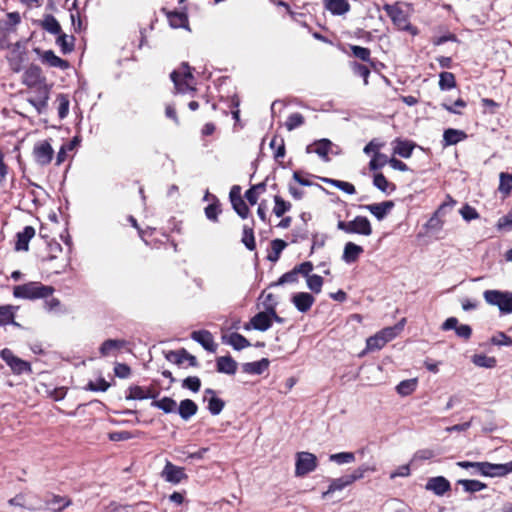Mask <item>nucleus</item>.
Listing matches in <instances>:
<instances>
[{"label":"nucleus","instance_id":"obj_1","mask_svg":"<svg viewBox=\"0 0 512 512\" xmlns=\"http://www.w3.org/2000/svg\"><path fill=\"white\" fill-rule=\"evenodd\" d=\"M407 7L408 5L406 3L397 1L392 4L385 3L382 6V9L390 18L396 29L409 32L412 35H416L418 30L410 22V17L406 9Z\"/></svg>","mask_w":512,"mask_h":512},{"label":"nucleus","instance_id":"obj_2","mask_svg":"<svg viewBox=\"0 0 512 512\" xmlns=\"http://www.w3.org/2000/svg\"><path fill=\"white\" fill-rule=\"evenodd\" d=\"M53 286L44 285L38 281H31L13 288V296L20 299L36 300L52 296Z\"/></svg>","mask_w":512,"mask_h":512},{"label":"nucleus","instance_id":"obj_3","mask_svg":"<svg viewBox=\"0 0 512 512\" xmlns=\"http://www.w3.org/2000/svg\"><path fill=\"white\" fill-rule=\"evenodd\" d=\"M457 465L463 469L475 468L478 473L487 477H503L512 472V461L504 464L459 461Z\"/></svg>","mask_w":512,"mask_h":512},{"label":"nucleus","instance_id":"obj_4","mask_svg":"<svg viewBox=\"0 0 512 512\" xmlns=\"http://www.w3.org/2000/svg\"><path fill=\"white\" fill-rule=\"evenodd\" d=\"M192 70L193 69L187 62H183L178 70H174L170 74V78L174 83V88L177 93L185 94L190 91H195Z\"/></svg>","mask_w":512,"mask_h":512},{"label":"nucleus","instance_id":"obj_5","mask_svg":"<svg viewBox=\"0 0 512 512\" xmlns=\"http://www.w3.org/2000/svg\"><path fill=\"white\" fill-rule=\"evenodd\" d=\"M337 228L347 234L370 236L373 233L370 220L366 216H356L351 221L339 220Z\"/></svg>","mask_w":512,"mask_h":512},{"label":"nucleus","instance_id":"obj_6","mask_svg":"<svg viewBox=\"0 0 512 512\" xmlns=\"http://www.w3.org/2000/svg\"><path fill=\"white\" fill-rule=\"evenodd\" d=\"M485 301L492 306H497L501 313H512V293L500 290H486L483 293Z\"/></svg>","mask_w":512,"mask_h":512},{"label":"nucleus","instance_id":"obj_7","mask_svg":"<svg viewBox=\"0 0 512 512\" xmlns=\"http://www.w3.org/2000/svg\"><path fill=\"white\" fill-rule=\"evenodd\" d=\"M0 357L15 375L31 374L33 372L31 363L16 356L9 348L2 349Z\"/></svg>","mask_w":512,"mask_h":512},{"label":"nucleus","instance_id":"obj_8","mask_svg":"<svg viewBox=\"0 0 512 512\" xmlns=\"http://www.w3.org/2000/svg\"><path fill=\"white\" fill-rule=\"evenodd\" d=\"M35 162L40 166L49 165L54 156V150L50 140H42L35 143L32 151Z\"/></svg>","mask_w":512,"mask_h":512},{"label":"nucleus","instance_id":"obj_9","mask_svg":"<svg viewBox=\"0 0 512 512\" xmlns=\"http://www.w3.org/2000/svg\"><path fill=\"white\" fill-rule=\"evenodd\" d=\"M32 90L33 91L30 92L32 95L27 98V101L35 107L40 114L47 108L50 89L47 84H44L36 86L32 88Z\"/></svg>","mask_w":512,"mask_h":512},{"label":"nucleus","instance_id":"obj_10","mask_svg":"<svg viewBox=\"0 0 512 512\" xmlns=\"http://www.w3.org/2000/svg\"><path fill=\"white\" fill-rule=\"evenodd\" d=\"M45 508L51 512H63L72 505V498L67 495H58L53 492H47L44 496Z\"/></svg>","mask_w":512,"mask_h":512},{"label":"nucleus","instance_id":"obj_11","mask_svg":"<svg viewBox=\"0 0 512 512\" xmlns=\"http://www.w3.org/2000/svg\"><path fill=\"white\" fill-rule=\"evenodd\" d=\"M313 263L310 261H305L299 265H296L292 270L284 273L273 285H283L286 283H296L298 282V275L308 276V274L313 270Z\"/></svg>","mask_w":512,"mask_h":512},{"label":"nucleus","instance_id":"obj_12","mask_svg":"<svg viewBox=\"0 0 512 512\" xmlns=\"http://www.w3.org/2000/svg\"><path fill=\"white\" fill-rule=\"evenodd\" d=\"M317 467V458L309 452H299L296 459L295 473L297 476H305Z\"/></svg>","mask_w":512,"mask_h":512},{"label":"nucleus","instance_id":"obj_13","mask_svg":"<svg viewBox=\"0 0 512 512\" xmlns=\"http://www.w3.org/2000/svg\"><path fill=\"white\" fill-rule=\"evenodd\" d=\"M229 199L238 216L242 219L248 218L250 209L241 195V187L239 185L232 186L229 193Z\"/></svg>","mask_w":512,"mask_h":512},{"label":"nucleus","instance_id":"obj_14","mask_svg":"<svg viewBox=\"0 0 512 512\" xmlns=\"http://www.w3.org/2000/svg\"><path fill=\"white\" fill-rule=\"evenodd\" d=\"M183 11H171L167 8H161V12L167 17L169 25L173 29H189V19L186 13L187 7H182Z\"/></svg>","mask_w":512,"mask_h":512},{"label":"nucleus","instance_id":"obj_15","mask_svg":"<svg viewBox=\"0 0 512 512\" xmlns=\"http://www.w3.org/2000/svg\"><path fill=\"white\" fill-rule=\"evenodd\" d=\"M22 83L32 89L46 84V78L42 75V69L38 65H30L22 75Z\"/></svg>","mask_w":512,"mask_h":512},{"label":"nucleus","instance_id":"obj_16","mask_svg":"<svg viewBox=\"0 0 512 512\" xmlns=\"http://www.w3.org/2000/svg\"><path fill=\"white\" fill-rule=\"evenodd\" d=\"M190 337L198 342L208 352H216L217 344L214 341L212 333L208 330L193 331Z\"/></svg>","mask_w":512,"mask_h":512},{"label":"nucleus","instance_id":"obj_17","mask_svg":"<svg viewBox=\"0 0 512 512\" xmlns=\"http://www.w3.org/2000/svg\"><path fill=\"white\" fill-rule=\"evenodd\" d=\"M350 54L354 58L362 61L363 63L369 64L373 70L377 69V60L371 56V50L367 47L359 45H349Z\"/></svg>","mask_w":512,"mask_h":512},{"label":"nucleus","instance_id":"obj_18","mask_svg":"<svg viewBox=\"0 0 512 512\" xmlns=\"http://www.w3.org/2000/svg\"><path fill=\"white\" fill-rule=\"evenodd\" d=\"M426 490L432 491L437 496H443L451 490L450 482L443 476L431 477L428 479Z\"/></svg>","mask_w":512,"mask_h":512},{"label":"nucleus","instance_id":"obj_19","mask_svg":"<svg viewBox=\"0 0 512 512\" xmlns=\"http://www.w3.org/2000/svg\"><path fill=\"white\" fill-rule=\"evenodd\" d=\"M36 231L32 226H25L22 231L16 234L15 250L28 251L29 241L35 236Z\"/></svg>","mask_w":512,"mask_h":512},{"label":"nucleus","instance_id":"obj_20","mask_svg":"<svg viewBox=\"0 0 512 512\" xmlns=\"http://www.w3.org/2000/svg\"><path fill=\"white\" fill-rule=\"evenodd\" d=\"M291 300L297 310L302 313L309 311L315 302V298L307 292H298L292 296Z\"/></svg>","mask_w":512,"mask_h":512},{"label":"nucleus","instance_id":"obj_21","mask_svg":"<svg viewBox=\"0 0 512 512\" xmlns=\"http://www.w3.org/2000/svg\"><path fill=\"white\" fill-rule=\"evenodd\" d=\"M361 207L368 210L378 220H382L386 217V215L394 207V202L389 200V201H384L381 203L368 204V205H364Z\"/></svg>","mask_w":512,"mask_h":512},{"label":"nucleus","instance_id":"obj_22","mask_svg":"<svg viewBox=\"0 0 512 512\" xmlns=\"http://www.w3.org/2000/svg\"><path fill=\"white\" fill-rule=\"evenodd\" d=\"M222 342L232 346L235 350H242L249 347L251 344L247 338H245L242 334L233 332L230 334H223Z\"/></svg>","mask_w":512,"mask_h":512},{"label":"nucleus","instance_id":"obj_23","mask_svg":"<svg viewBox=\"0 0 512 512\" xmlns=\"http://www.w3.org/2000/svg\"><path fill=\"white\" fill-rule=\"evenodd\" d=\"M63 249L55 239L47 240L45 252L41 255L42 262H51L59 258Z\"/></svg>","mask_w":512,"mask_h":512},{"label":"nucleus","instance_id":"obj_24","mask_svg":"<svg viewBox=\"0 0 512 512\" xmlns=\"http://www.w3.org/2000/svg\"><path fill=\"white\" fill-rule=\"evenodd\" d=\"M394 143H395V146L393 148L394 154H397L403 158H410L413 153V150L417 146L416 143L413 142L412 140H407V139L403 140L401 138H396L394 140Z\"/></svg>","mask_w":512,"mask_h":512},{"label":"nucleus","instance_id":"obj_25","mask_svg":"<svg viewBox=\"0 0 512 512\" xmlns=\"http://www.w3.org/2000/svg\"><path fill=\"white\" fill-rule=\"evenodd\" d=\"M237 367V362L230 355L220 356L216 359V370L219 373L234 375Z\"/></svg>","mask_w":512,"mask_h":512},{"label":"nucleus","instance_id":"obj_26","mask_svg":"<svg viewBox=\"0 0 512 512\" xmlns=\"http://www.w3.org/2000/svg\"><path fill=\"white\" fill-rule=\"evenodd\" d=\"M363 252L362 246L353 242H347L344 246L342 259L348 264L355 263Z\"/></svg>","mask_w":512,"mask_h":512},{"label":"nucleus","instance_id":"obj_27","mask_svg":"<svg viewBox=\"0 0 512 512\" xmlns=\"http://www.w3.org/2000/svg\"><path fill=\"white\" fill-rule=\"evenodd\" d=\"M126 345L127 341L124 339H107L101 344L99 352L101 356L106 357L115 351H120L125 348Z\"/></svg>","mask_w":512,"mask_h":512},{"label":"nucleus","instance_id":"obj_28","mask_svg":"<svg viewBox=\"0 0 512 512\" xmlns=\"http://www.w3.org/2000/svg\"><path fill=\"white\" fill-rule=\"evenodd\" d=\"M163 474L166 480L172 483H180L187 477L182 467H178L171 462H167Z\"/></svg>","mask_w":512,"mask_h":512},{"label":"nucleus","instance_id":"obj_29","mask_svg":"<svg viewBox=\"0 0 512 512\" xmlns=\"http://www.w3.org/2000/svg\"><path fill=\"white\" fill-rule=\"evenodd\" d=\"M467 138L463 130L448 128L443 133V147L456 145Z\"/></svg>","mask_w":512,"mask_h":512},{"label":"nucleus","instance_id":"obj_30","mask_svg":"<svg viewBox=\"0 0 512 512\" xmlns=\"http://www.w3.org/2000/svg\"><path fill=\"white\" fill-rule=\"evenodd\" d=\"M332 143L329 139H321L315 141L312 145L307 146V153H316L318 156L328 159Z\"/></svg>","mask_w":512,"mask_h":512},{"label":"nucleus","instance_id":"obj_31","mask_svg":"<svg viewBox=\"0 0 512 512\" xmlns=\"http://www.w3.org/2000/svg\"><path fill=\"white\" fill-rule=\"evenodd\" d=\"M254 329L259 331H266L272 326V317L268 312H259L250 320Z\"/></svg>","mask_w":512,"mask_h":512},{"label":"nucleus","instance_id":"obj_32","mask_svg":"<svg viewBox=\"0 0 512 512\" xmlns=\"http://www.w3.org/2000/svg\"><path fill=\"white\" fill-rule=\"evenodd\" d=\"M17 309L18 307L13 305L0 306V326H6L8 324L20 326L19 323L15 321V312Z\"/></svg>","mask_w":512,"mask_h":512},{"label":"nucleus","instance_id":"obj_33","mask_svg":"<svg viewBox=\"0 0 512 512\" xmlns=\"http://www.w3.org/2000/svg\"><path fill=\"white\" fill-rule=\"evenodd\" d=\"M269 360L262 358L259 361L247 362L242 365L243 372L247 374L260 375L269 367Z\"/></svg>","mask_w":512,"mask_h":512},{"label":"nucleus","instance_id":"obj_34","mask_svg":"<svg viewBox=\"0 0 512 512\" xmlns=\"http://www.w3.org/2000/svg\"><path fill=\"white\" fill-rule=\"evenodd\" d=\"M324 5L333 15H343L350 10L347 0H324Z\"/></svg>","mask_w":512,"mask_h":512},{"label":"nucleus","instance_id":"obj_35","mask_svg":"<svg viewBox=\"0 0 512 512\" xmlns=\"http://www.w3.org/2000/svg\"><path fill=\"white\" fill-rule=\"evenodd\" d=\"M198 411L197 404L191 399H184L180 402L178 413L183 420H188Z\"/></svg>","mask_w":512,"mask_h":512},{"label":"nucleus","instance_id":"obj_36","mask_svg":"<svg viewBox=\"0 0 512 512\" xmlns=\"http://www.w3.org/2000/svg\"><path fill=\"white\" fill-rule=\"evenodd\" d=\"M42 61L50 67H56L63 70L69 67V62L58 57L52 50H47L43 53Z\"/></svg>","mask_w":512,"mask_h":512},{"label":"nucleus","instance_id":"obj_37","mask_svg":"<svg viewBox=\"0 0 512 512\" xmlns=\"http://www.w3.org/2000/svg\"><path fill=\"white\" fill-rule=\"evenodd\" d=\"M215 394L216 392L211 388L205 390V395H211L208 400V410L212 415L220 414L225 406V402L221 398L216 397Z\"/></svg>","mask_w":512,"mask_h":512},{"label":"nucleus","instance_id":"obj_38","mask_svg":"<svg viewBox=\"0 0 512 512\" xmlns=\"http://www.w3.org/2000/svg\"><path fill=\"white\" fill-rule=\"evenodd\" d=\"M349 67L354 75L359 76L363 79L365 85L368 84V78L370 76L371 70L373 69L369 66V64L351 61L349 62Z\"/></svg>","mask_w":512,"mask_h":512},{"label":"nucleus","instance_id":"obj_39","mask_svg":"<svg viewBox=\"0 0 512 512\" xmlns=\"http://www.w3.org/2000/svg\"><path fill=\"white\" fill-rule=\"evenodd\" d=\"M498 191L505 199L512 193V174L508 172H501L499 174V186Z\"/></svg>","mask_w":512,"mask_h":512},{"label":"nucleus","instance_id":"obj_40","mask_svg":"<svg viewBox=\"0 0 512 512\" xmlns=\"http://www.w3.org/2000/svg\"><path fill=\"white\" fill-rule=\"evenodd\" d=\"M271 250L267 255V259L271 262H277L282 251L287 247V243L282 239H274L270 243Z\"/></svg>","mask_w":512,"mask_h":512},{"label":"nucleus","instance_id":"obj_41","mask_svg":"<svg viewBox=\"0 0 512 512\" xmlns=\"http://www.w3.org/2000/svg\"><path fill=\"white\" fill-rule=\"evenodd\" d=\"M270 148L274 150V159L279 162L286 154L284 139L278 135H274L270 141Z\"/></svg>","mask_w":512,"mask_h":512},{"label":"nucleus","instance_id":"obj_42","mask_svg":"<svg viewBox=\"0 0 512 512\" xmlns=\"http://www.w3.org/2000/svg\"><path fill=\"white\" fill-rule=\"evenodd\" d=\"M252 225H254V220H252ZM241 242L249 251H254L256 249V242L254 237V229L253 226L244 225Z\"/></svg>","mask_w":512,"mask_h":512},{"label":"nucleus","instance_id":"obj_43","mask_svg":"<svg viewBox=\"0 0 512 512\" xmlns=\"http://www.w3.org/2000/svg\"><path fill=\"white\" fill-rule=\"evenodd\" d=\"M212 203L205 207V216L212 222L218 221V216L222 212L221 203L219 199L212 195Z\"/></svg>","mask_w":512,"mask_h":512},{"label":"nucleus","instance_id":"obj_44","mask_svg":"<svg viewBox=\"0 0 512 512\" xmlns=\"http://www.w3.org/2000/svg\"><path fill=\"white\" fill-rule=\"evenodd\" d=\"M159 392H155V394H147L146 390L138 385L131 386L129 388V394L126 396L128 400H143L147 398L155 399L158 396Z\"/></svg>","mask_w":512,"mask_h":512},{"label":"nucleus","instance_id":"obj_45","mask_svg":"<svg viewBox=\"0 0 512 512\" xmlns=\"http://www.w3.org/2000/svg\"><path fill=\"white\" fill-rule=\"evenodd\" d=\"M41 26L44 30L48 31L49 33H51L53 35H58L62 32L59 22L51 14H47L45 16L44 20L41 23Z\"/></svg>","mask_w":512,"mask_h":512},{"label":"nucleus","instance_id":"obj_46","mask_svg":"<svg viewBox=\"0 0 512 512\" xmlns=\"http://www.w3.org/2000/svg\"><path fill=\"white\" fill-rule=\"evenodd\" d=\"M274 207L273 213L277 217H283L285 213L291 210L292 204L289 201L284 200L280 195L274 196Z\"/></svg>","mask_w":512,"mask_h":512},{"label":"nucleus","instance_id":"obj_47","mask_svg":"<svg viewBox=\"0 0 512 512\" xmlns=\"http://www.w3.org/2000/svg\"><path fill=\"white\" fill-rule=\"evenodd\" d=\"M462 485L466 492L474 493L487 488V485L479 480L474 479H461L457 482Z\"/></svg>","mask_w":512,"mask_h":512},{"label":"nucleus","instance_id":"obj_48","mask_svg":"<svg viewBox=\"0 0 512 512\" xmlns=\"http://www.w3.org/2000/svg\"><path fill=\"white\" fill-rule=\"evenodd\" d=\"M438 84L443 91L455 88L457 85L455 75L451 72H441Z\"/></svg>","mask_w":512,"mask_h":512},{"label":"nucleus","instance_id":"obj_49","mask_svg":"<svg viewBox=\"0 0 512 512\" xmlns=\"http://www.w3.org/2000/svg\"><path fill=\"white\" fill-rule=\"evenodd\" d=\"M152 406L161 409L165 413H171L175 411L177 404L174 399L165 396L159 400H154Z\"/></svg>","mask_w":512,"mask_h":512},{"label":"nucleus","instance_id":"obj_50","mask_svg":"<svg viewBox=\"0 0 512 512\" xmlns=\"http://www.w3.org/2000/svg\"><path fill=\"white\" fill-rule=\"evenodd\" d=\"M416 387H417V379H407V380L401 381L396 386V391L401 396H408V395H411L416 390Z\"/></svg>","mask_w":512,"mask_h":512},{"label":"nucleus","instance_id":"obj_51","mask_svg":"<svg viewBox=\"0 0 512 512\" xmlns=\"http://www.w3.org/2000/svg\"><path fill=\"white\" fill-rule=\"evenodd\" d=\"M375 471L374 467H370L366 464H363L359 466L357 469H355L352 473L345 475L347 482L350 484L354 483L355 481L362 479L364 475L367 472H373Z\"/></svg>","mask_w":512,"mask_h":512},{"label":"nucleus","instance_id":"obj_52","mask_svg":"<svg viewBox=\"0 0 512 512\" xmlns=\"http://www.w3.org/2000/svg\"><path fill=\"white\" fill-rule=\"evenodd\" d=\"M74 40L75 39L73 36L68 37L66 34L61 32L60 34H58L56 42L60 46L62 53L67 54L73 51Z\"/></svg>","mask_w":512,"mask_h":512},{"label":"nucleus","instance_id":"obj_53","mask_svg":"<svg viewBox=\"0 0 512 512\" xmlns=\"http://www.w3.org/2000/svg\"><path fill=\"white\" fill-rule=\"evenodd\" d=\"M75 145H76V139L66 142L60 147V149L56 155V163L55 164L57 166H60L61 164H63L66 161L67 153L69 151H72L75 148Z\"/></svg>","mask_w":512,"mask_h":512},{"label":"nucleus","instance_id":"obj_54","mask_svg":"<svg viewBox=\"0 0 512 512\" xmlns=\"http://www.w3.org/2000/svg\"><path fill=\"white\" fill-rule=\"evenodd\" d=\"M472 361L475 365L485 368H494L497 364L495 357H489L484 354H475Z\"/></svg>","mask_w":512,"mask_h":512},{"label":"nucleus","instance_id":"obj_55","mask_svg":"<svg viewBox=\"0 0 512 512\" xmlns=\"http://www.w3.org/2000/svg\"><path fill=\"white\" fill-rule=\"evenodd\" d=\"M305 122V118L301 113H292L287 117L285 122V127L288 131H292L300 126H302Z\"/></svg>","mask_w":512,"mask_h":512},{"label":"nucleus","instance_id":"obj_56","mask_svg":"<svg viewBox=\"0 0 512 512\" xmlns=\"http://www.w3.org/2000/svg\"><path fill=\"white\" fill-rule=\"evenodd\" d=\"M305 277L308 288L316 294L320 293L324 283L323 278L317 274L310 275V273L308 274V276Z\"/></svg>","mask_w":512,"mask_h":512},{"label":"nucleus","instance_id":"obj_57","mask_svg":"<svg viewBox=\"0 0 512 512\" xmlns=\"http://www.w3.org/2000/svg\"><path fill=\"white\" fill-rule=\"evenodd\" d=\"M186 354V349L185 348H181L179 350H170V351H167L165 352V358L166 360H168L169 362L175 364V365H182L183 362H184V356Z\"/></svg>","mask_w":512,"mask_h":512},{"label":"nucleus","instance_id":"obj_58","mask_svg":"<svg viewBox=\"0 0 512 512\" xmlns=\"http://www.w3.org/2000/svg\"><path fill=\"white\" fill-rule=\"evenodd\" d=\"M348 485H349V483L347 482V479L345 476L334 479L331 481L328 489L325 492H323L322 497L326 498L329 494H332L335 491L342 490Z\"/></svg>","mask_w":512,"mask_h":512},{"label":"nucleus","instance_id":"obj_59","mask_svg":"<svg viewBox=\"0 0 512 512\" xmlns=\"http://www.w3.org/2000/svg\"><path fill=\"white\" fill-rule=\"evenodd\" d=\"M325 181L328 184L332 185L333 187L338 188L339 190H341L347 194L352 195V194L356 193L355 186L350 182L336 180V179H326Z\"/></svg>","mask_w":512,"mask_h":512},{"label":"nucleus","instance_id":"obj_60","mask_svg":"<svg viewBox=\"0 0 512 512\" xmlns=\"http://www.w3.org/2000/svg\"><path fill=\"white\" fill-rule=\"evenodd\" d=\"M387 343V338H383L378 333H376L374 336H371L366 341V346L368 350L374 351L379 350L382 347L385 346Z\"/></svg>","mask_w":512,"mask_h":512},{"label":"nucleus","instance_id":"obj_61","mask_svg":"<svg viewBox=\"0 0 512 512\" xmlns=\"http://www.w3.org/2000/svg\"><path fill=\"white\" fill-rule=\"evenodd\" d=\"M58 102V115L60 119H64L69 113V99L65 94H59L57 96Z\"/></svg>","mask_w":512,"mask_h":512},{"label":"nucleus","instance_id":"obj_62","mask_svg":"<svg viewBox=\"0 0 512 512\" xmlns=\"http://www.w3.org/2000/svg\"><path fill=\"white\" fill-rule=\"evenodd\" d=\"M388 163V158L385 154L376 152L369 162L370 170H378Z\"/></svg>","mask_w":512,"mask_h":512},{"label":"nucleus","instance_id":"obj_63","mask_svg":"<svg viewBox=\"0 0 512 512\" xmlns=\"http://www.w3.org/2000/svg\"><path fill=\"white\" fill-rule=\"evenodd\" d=\"M459 213L461 214L462 218L468 222L478 219L480 217L477 210L474 207L470 206L469 204H464L462 208L459 210Z\"/></svg>","mask_w":512,"mask_h":512},{"label":"nucleus","instance_id":"obj_64","mask_svg":"<svg viewBox=\"0 0 512 512\" xmlns=\"http://www.w3.org/2000/svg\"><path fill=\"white\" fill-rule=\"evenodd\" d=\"M182 387L196 393L201 388V380L197 376H189L182 381Z\"/></svg>","mask_w":512,"mask_h":512}]
</instances>
